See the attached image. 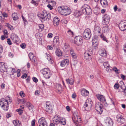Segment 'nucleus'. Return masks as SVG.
Returning <instances> with one entry per match:
<instances>
[{"instance_id":"nucleus-1","label":"nucleus","mask_w":126,"mask_h":126,"mask_svg":"<svg viewBox=\"0 0 126 126\" xmlns=\"http://www.w3.org/2000/svg\"><path fill=\"white\" fill-rule=\"evenodd\" d=\"M38 16L43 21H48L50 19V14L47 13L46 10L43 11L42 14L38 15Z\"/></svg>"},{"instance_id":"nucleus-2","label":"nucleus","mask_w":126,"mask_h":126,"mask_svg":"<svg viewBox=\"0 0 126 126\" xmlns=\"http://www.w3.org/2000/svg\"><path fill=\"white\" fill-rule=\"evenodd\" d=\"M63 121H61L60 117L59 115H55L53 118V123L56 124H60L63 125H65L66 124L65 119H63Z\"/></svg>"},{"instance_id":"nucleus-3","label":"nucleus","mask_w":126,"mask_h":126,"mask_svg":"<svg viewBox=\"0 0 126 126\" xmlns=\"http://www.w3.org/2000/svg\"><path fill=\"white\" fill-rule=\"evenodd\" d=\"M41 73L43 75L44 77L46 79H48L51 75V73L48 68H44L40 70Z\"/></svg>"},{"instance_id":"nucleus-4","label":"nucleus","mask_w":126,"mask_h":126,"mask_svg":"<svg viewBox=\"0 0 126 126\" xmlns=\"http://www.w3.org/2000/svg\"><path fill=\"white\" fill-rule=\"evenodd\" d=\"M0 105L3 108V109L4 110H7L8 109L9 104L7 100L2 98L0 100Z\"/></svg>"},{"instance_id":"nucleus-5","label":"nucleus","mask_w":126,"mask_h":126,"mask_svg":"<svg viewBox=\"0 0 126 126\" xmlns=\"http://www.w3.org/2000/svg\"><path fill=\"white\" fill-rule=\"evenodd\" d=\"M60 8L61 9V14L63 15L67 16L69 15L71 13V10L69 8L62 6L60 7Z\"/></svg>"},{"instance_id":"nucleus-6","label":"nucleus","mask_w":126,"mask_h":126,"mask_svg":"<svg viewBox=\"0 0 126 126\" xmlns=\"http://www.w3.org/2000/svg\"><path fill=\"white\" fill-rule=\"evenodd\" d=\"M82 35L84 39L87 40L89 39L91 35L90 30L88 28L86 29L83 32Z\"/></svg>"},{"instance_id":"nucleus-7","label":"nucleus","mask_w":126,"mask_h":126,"mask_svg":"<svg viewBox=\"0 0 126 126\" xmlns=\"http://www.w3.org/2000/svg\"><path fill=\"white\" fill-rule=\"evenodd\" d=\"M74 117H72V119L76 125L79 123H80L81 120L80 116L78 115L77 112H74L73 113Z\"/></svg>"},{"instance_id":"nucleus-8","label":"nucleus","mask_w":126,"mask_h":126,"mask_svg":"<svg viewBox=\"0 0 126 126\" xmlns=\"http://www.w3.org/2000/svg\"><path fill=\"white\" fill-rule=\"evenodd\" d=\"M110 19L109 16L107 14H105L102 17V24L104 25L108 24L109 22Z\"/></svg>"},{"instance_id":"nucleus-9","label":"nucleus","mask_w":126,"mask_h":126,"mask_svg":"<svg viewBox=\"0 0 126 126\" xmlns=\"http://www.w3.org/2000/svg\"><path fill=\"white\" fill-rule=\"evenodd\" d=\"M97 97L100 101L103 103L104 105L106 107L108 106V104L107 103L106 99L104 96L100 94L97 95Z\"/></svg>"},{"instance_id":"nucleus-10","label":"nucleus","mask_w":126,"mask_h":126,"mask_svg":"<svg viewBox=\"0 0 126 126\" xmlns=\"http://www.w3.org/2000/svg\"><path fill=\"white\" fill-rule=\"evenodd\" d=\"M92 103L91 101L87 100L84 105V108L87 110L91 109L92 107Z\"/></svg>"},{"instance_id":"nucleus-11","label":"nucleus","mask_w":126,"mask_h":126,"mask_svg":"<svg viewBox=\"0 0 126 126\" xmlns=\"http://www.w3.org/2000/svg\"><path fill=\"white\" fill-rule=\"evenodd\" d=\"M75 43L78 46L80 45L83 42L82 37L80 36H78L76 37L74 39Z\"/></svg>"},{"instance_id":"nucleus-12","label":"nucleus","mask_w":126,"mask_h":126,"mask_svg":"<svg viewBox=\"0 0 126 126\" xmlns=\"http://www.w3.org/2000/svg\"><path fill=\"white\" fill-rule=\"evenodd\" d=\"M95 108L96 111L100 113H101L103 110L102 105L100 103H98L95 104Z\"/></svg>"},{"instance_id":"nucleus-13","label":"nucleus","mask_w":126,"mask_h":126,"mask_svg":"<svg viewBox=\"0 0 126 126\" xmlns=\"http://www.w3.org/2000/svg\"><path fill=\"white\" fill-rule=\"evenodd\" d=\"M119 27L121 31L125 30H126V21H121L119 24Z\"/></svg>"},{"instance_id":"nucleus-14","label":"nucleus","mask_w":126,"mask_h":126,"mask_svg":"<svg viewBox=\"0 0 126 126\" xmlns=\"http://www.w3.org/2000/svg\"><path fill=\"white\" fill-rule=\"evenodd\" d=\"M38 123L40 126H48L46 120L43 117L39 119Z\"/></svg>"},{"instance_id":"nucleus-15","label":"nucleus","mask_w":126,"mask_h":126,"mask_svg":"<svg viewBox=\"0 0 126 126\" xmlns=\"http://www.w3.org/2000/svg\"><path fill=\"white\" fill-rule=\"evenodd\" d=\"M117 121L118 123L123 124L125 121L124 117L120 114H118L116 116Z\"/></svg>"},{"instance_id":"nucleus-16","label":"nucleus","mask_w":126,"mask_h":126,"mask_svg":"<svg viewBox=\"0 0 126 126\" xmlns=\"http://www.w3.org/2000/svg\"><path fill=\"white\" fill-rule=\"evenodd\" d=\"M94 32L95 36H98L101 33V29L99 26L95 27L94 30Z\"/></svg>"},{"instance_id":"nucleus-17","label":"nucleus","mask_w":126,"mask_h":126,"mask_svg":"<svg viewBox=\"0 0 126 126\" xmlns=\"http://www.w3.org/2000/svg\"><path fill=\"white\" fill-rule=\"evenodd\" d=\"M59 37L58 36H55L53 40V46L55 48L57 47V46L59 45Z\"/></svg>"},{"instance_id":"nucleus-18","label":"nucleus","mask_w":126,"mask_h":126,"mask_svg":"<svg viewBox=\"0 0 126 126\" xmlns=\"http://www.w3.org/2000/svg\"><path fill=\"white\" fill-rule=\"evenodd\" d=\"M105 124L107 126H112L113 124V122L110 118H107L106 120Z\"/></svg>"},{"instance_id":"nucleus-19","label":"nucleus","mask_w":126,"mask_h":126,"mask_svg":"<svg viewBox=\"0 0 126 126\" xmlns=\"http://www.w3.org/2000/svg\"><path fill=\"white\" fill-rule=\"evenodd\" d=\"M99 53L100 55L103 57H106L107 55L105 50L103 48L100 49L99 51Z\"/></svg>"},{"instance_id":"nucleus-20","label":"nucleus","mask_w":126,"mask_h":126,"mask_svg":"<svg viewBox=\"0 0 126 126\" xmlns=\"http://www.w3.org/2000/svg\"><path fill=\"white\" fill-rule=\"evenodd\" d=\"M92 55L91 52L88 51L84 53V58L89 60L91 58V56Z\"/></svg>"},{"instance_id":"nucleus-21","label":"nucleus","mask_w":126,"mask_h":126,"mask_svg":"<svg viewBox=\"0 0 126 126\" xmlns=\"http://www.w3.org/2000/svg\"><path fill=\"white\" fill-rule=\"evenodd\" d=\"M11 38L14 43H16L19 41L18 36L16 34H12L11 36Z\"/></svg>"},{"instance_id":"nucleus-22","label":"nucleus","mask_w":126,"mask_h":126,"mask_svg":"<svg viewBox=\"0 0 126 126\" xmlns=\"http://www.w3.org/2000/svg\"><path fill=\"white\" fill-rule=\"evenodd\" d=\"M69 61L68 60L64 59L61 62L60 65L62 67H64L66 65H68L69 64Z\"/></svg>"},{"instance_id":"nucleus-23","label":"nucleus","mask_w":126,"mask_h":126,"mask_svg":"<svg viewBox=\"0 0 126 126\" xmlns=\"http://www.w3.org/2000/svg\"><path fill=\"white\" fill-rule=\"evenodd\" d=\"M60 21V19L57 16L55 17L53 20V24L55 26H58Z\"/></svg>"},{"instance_id":"nucleus-24","label":"nucleus","mask_w":126,"mask_h":126,"mask_svg":"<svg viewBox=\"0 0 126 126\" xmlns=\"http://www.w3.org/2000/svg\"><path fill=\"white\" fill-rule=\"evenodd\" d=\"M81 94L83 96H86L89 94V92L88 91L84 89H82L81 91Z\"/></svg>"},{"instance_id":"nucleus-25","label":"nucleus","mask_w":126,"mask_h":126,"mask_svg":"<svg viewBox=\"0 0 126 126\" xmlns=\"http://www.w3.org/2000/svg\"><path fill=\"white\" fill-rule=\"evenodd\" d=\"M6 68L3 63H0V71L2 72H5Z\"/></svg>"},{"instance_id":"nucleus-26","label":"nucleus","mask_w":126,"mask_h":126,"mask_svg":"<svg viewBox=\"0 0 126 126\" xmlns=\"http://www.w3.org/2000/svg\"><path fill=\"white\" fill-rule=\"evenodd\" d=\"M26 106L30 110H32L33 108V106L29 102H27L26 103Z\"/></svg>"},{"instance_id":"nucleus-27","label":"nucleus","mask_w":126,"mask_h":126,"mask_svg":"<svg viewBox=\"0 0 126 126\" xmlns=\"http://www.w3.org/2000/svg\"><path fill=\"white\" fill-rule=\"evenodd\" d=\"M86 5H84L81 8L79 12H80L81 14H86Z\"/></svg>"},{"instance_id":"nucleus-28","label":"nucleus","mask_w":126,"mask_h":126,"mask_svg":"<svg viewBox=\"0 0 126 126\" xmlns=\"http://www.w3.org/2000/svg\"><path fill=\"white\" fill-rule=\"evenodd\" d=\"M86 14L87 15L90 14L92 13V10L90 7L87 6V7L86 6Z\"/></svg>"},{"instance_id":"nucleus-29","label":"nucleus","mask_w":126,"mask_h":126,"mask_svg":"<svg viewBox=\"0 0 126 126\" xmlns=\"http://www.w3.org/2000/svg\"><path fill=\"white\" fill-rule=\"evenodd\" d=\"M45 110L47 112L49 113H51L53 110L52 109V107L51 106H47L46 107Z\"/></svg>"},{"instance_id":"nucleus-30","label":"nucleus","mask_w":126,"mask_h":126,"mask_svg":"<svg viewBox=\"0 0 126 126\" xmlns=\"http://www.w3.org/2000/svg\"><path fill=\"white\" fill-rule=\"evenodd\" d=\"M103 65L105 68H106V70L107 71H109L110 65L108 62H104L103 63Z\"/></svg>"},{"instance_id":"nucleus-31","label":"nucleus","mask_w":126,"mask_h":126,"mask_svg":"<svg viewBox=\"0 0 126 126\" xmlns=\"http://www.w3.org/2000/svg\"><path fill=\"white\" fill-rule=\"evenodd\" d=\"M56 54L58 57L61 56L62 55V52L61 50L59 49H57L55 51Z\"/></svg>"},{"instance_id":"nucleus-32","label":"nucleus","mask_w":126,"mask_h":126,"mask_svg":"<svg viewBox=\"0 0 126 126\" xmlns=\"http://www.w3.org/2000/svg\"><path fill=\"white\" fill-rule=\"evenodd\" d=\"M100 3L104 7H105L108 6V3L107 0H101Z\"/></svg>"},{"instance_id":"nucleus-33","label":"nucleus","mask_w":126,"mask_h":126,"mask_svg":"<svg viewBox=\"0 0 126 126\" xmlns=\"http://www.w3.org/2000/svg\"><path fill=\"white\" fill-rule=\"evenodd\" d=\"M70 54L72 55V57L74 59L76 58L77 56L76 55V54L74 51V50L72 49H70Z\"/></svg>"},{"instance_id":"nucleus-34","label":"nucleus","mask_w":126,"mask_h":126,"mask_svg":"<svg viewBox=\"0 0 126 126\" xmlns=\"http://www.w3.org/2000/svg\"><path fill=\"white\" fill-rule=\"evenodd\" d=\"M66 81L67 84H69L71 85H72L73 84L74 80L72 79H66Z\"/></svg>"},{"instance_id":"nucleus-35","label":"nucleus","mask_w":126,"mask_h":126,"mask_svg":"<svg viewBox=\"0 0 126 126\" xmlns=\"http://www.w3.org/2000/svg\"><path fill=\"white\" fill-rule=\"evenodd\" d=\"M98 45V43L96 42V41H95L94 40H93L92 46L93 47H94L95 49L97 48V46Z\"/></svg>"},{"instance_id":"nucleus-36","label":"nucleus","mask_w":126,"mask_h":126,"mask_svg":"<svg viewBox=\"0 0 126 126\" xmlns=\"http://www.w3.org/2000/svg\"><path fill=\"white\" fill-rule=\"evenodd\" d=\"M12 18H13V20H16L18 18L17 16V13H14L12 14Z\"/></svg>"},{"instance_id":"nucleus-37","label":"nucleus","mask_w":126,"mask_h":126,"mask_svg":"<svg viewBox=\"0 0 126 126\" xmlns=\"http://www.w3.org/2000/svg\"><path fill=\"white\" fill-rule=\"evenodd\" d=\"M102 29L103 30H104V32L105 33V32H108L109 31V27L108 26H106L103 27Z\"/></svg>"},{"instance_id":"nucleus-38","label":"nucleus","mask_w":126,"mask_h":126,"mask_svg":"<svg viewBox=\"0 0 126 126\" xmlns=\"http://www.w3.org/2000/svg\"><path fill=\"white\" fill-rule=\"evenodd\" d=\"M56 89L58 92H61L62 91L61 85L60 84H58L56 86Z\"/></svg>"},{"instance_id":"nucleus-39","label":"nucleus","mask_w":126,"mask_h":126,"mask_svg":"<svg viewBox=\"0 0 126 126\" xmlns=\"http://www.w3.org/2000/svg\"><path fill=\"white\" fill-rule=\"evenodd\" d=\"M13 123L14 124L15 126H19L20 123L19 121L17 120H14L13 121Z\"/></svg>"},{"instance_id":"nucleus-40","label":"nucleus","mask_w":126,"mask_h":126,"mask_svg":"<svg viewBox=\"0 0 126 126\" xmlns=\"http://www.w3.org/2000/svg\"><path fill=\"white\" fill-rule=\"evenodd\" d=\"M47 59L48 60V61L50 62L51 63H52L53 61L51 60L50 56L49 54H47Z\"/></svg>"},{"instance_id":"nucleus-41","label":"nucleus","mask_w":126,"mask_h":126,"mask_svg":"<svg viewBox=\"0 0 126 126\" xmlns=\"http://www.w3.org/2000/svg\"><path fill=\"white\" fill-rule=\"evenodd\" d=\"M35 0H32L31 2V3L33 4L34 6H36L38 5V3L37 1Z\"/></svg>"},{"instance_id":"nucleus-42","label":"nucleus","mask_w":126,"mask_h":126,"mask_svg":"<svg viewBox=\"0 0 126 126\" xmlns=\"http://www.w3.org/2000/svg\"><path fill=\"white\" fill-rule=\"evenodd\" d=\"M113 70L116 73L119 74V70L116 67H113Z\"/></svg>"},{"instance_id":"nucleus-43","label":"nucleus","mask_w":126,"mask_h":126,"mask_svg":"<svg viewBox=\"0 0 126 126\" xmlns=\"http://www.w3.org/2000/svg\"><path fill=\"white\" fill-rule=\"evenodd\" d=\"M82 15L79 11H78V12H77L76 13H75V15L76 17H79V16Z\"/></svg>"},{"instance_id":"nucleus-44","label":"nucleus","mask_w":126,"mask_h":126,"mask_svg":"<svg viewBox=\"0 0 126 126\" xmlns=\"http://www.w3.org/2000/svg\"><path fill=\"white\" fill-rule=\"evenodd\" d=\"M29 56L30 60H31L32 58H33L34 57V55L33 53H30L29 54Z\"/></svg>"},{"instance_id":"nucleus-45","label":"nucleus","mask_w":126,"mask_h":126,"mask_svg":"<svg viewBox=\"0 0 126 126\" xmlns=\"http://www.w3.org/2000/svg\"><path fill=\"white\" fill-rule=\"evenodd\" d=\"M7 27L9 29L11 30H13L14 28L13 26H12L11 25L9 24L8 23L7 25Z\"/></svg>"},{"instance_id":"nucleus-46","label":"nucleus","mask_w":126,"mask_h":126,"mask_svg":"<svg viewBox=\"0 0 126 126\" xmlns=\"http://www.w3.org/2000/svg\"><path fill=\"white\" fill-rule=\"evenodd\" d=\"M101 38L104 41L107 42V39L103 35H101L100 36Z\"/></svg>"},{"instance_id":"nucleus-47","label":"nucleus","mask_w":126,"mask_h":126,"mask_svg":"<svg viewBox=\"0 0 126 126\" xmlns=\"http://www.w3.org/2000/svg\"><path fill=\"white\" fill-rule=\"evenodd\" d=\"M120 84L117 83H116L114 85V87L115 89H117L119 88L120 86Z\"/></svg>"},{"instance_id":"nucleus-48","label":"nucleus","mask_w":126,"mask_h":126,"mask_svg":"<svg viewBox=\"0 0 126 126\" xmlns=\"http://www.w3.org/2000/svg\"><path fill=\"white\" fill-rule=\"evenodd\" d=\"M20 46L22 48L24 49L26 48V45L25 44L23 43L20 45Z\"/></svg>"},{"instance_id":"nucleus-49","label":"nucleus","mask_w":126,"mask_h":126,"mask_svg":"<svg viewBox=\"0 0 126 126\" xmlns=\"http://www.w3.org/2000/svg\"><path fill=\"white\" fill-rule=\"evenodd\" d=\"M120 83L121 84H122L120 86V87L121 89H122L123 90H124V87H125L124 82L122 81H121L120 82Z\"/></svg>"},{"instance_id":"nucleus-50","label":"nucleus","mask_w":126,"mask_h":126,"mask_svg":"<svg viewBox=\"0 0 126 126\" xmlns=\"http://www.w3.org/2000/svg\"><path fill=\"white\" fill-rule=\"evenodd\" d=\"M20 95L22 97H24L25 95V94L23 93L22 91H21L20 93Z\"/></svg>"},{"instance_id":"nucleus-51","label":"nucleus","mask_w":126,"mask_h":126,"mask_svg":"<svg viewBox=\"0 0 126 126\" xmlns=\"http://www.w3.org/2000/svg\"><path fill=\"white\" fill-rule=\"evenodd\" d=\"M47 2L48 3H52V2L54 3H55V2H54L53 1V0H46Z\"/></svg>"},{"instance_id":"nucleus-52","label":"nucleus","mask_w":126,"mask_h":126,"mask_svg":"<svg viewBox=\"0 0 126 126\" xmlns=\"http://www.w3.org/2000/svg\"><path fill=\"white\" fill-rule=\"evenodd\" d=\"M1 12V13L2 15L3 16V17H7L8 15L5 12L3 13H2Z\"/></svg>"},{"instance_id":"nucleus-53","label":"nucleus","mask_w":126,"mask_h":126,"mask_svg":"<svg viewBox=\"0 0 126 126\" xmlns=\"http://www.w3.org/2000/svg\"><path fill=\"white\" fill-rule=\"evenodd\" d=\"M67 33L71 35H72L73 34V32L71 30H69L67 31Z\"/></svg>"},{"instance_id":"nucleus-54","label":"nucleus","mask_w":126,"mask_h":126,"mask_svg":"<svg viewBox=\"0 0 126 126\" xmlns=\"http://www.w3.org/2000/svg\"><path fill=\"white\" fill-rule=\"evenodd\" d=\"M121 77L122 79L124 80H125L126 79V76L122 74L121 75Z\"/></svg>"},{"instance_id":"nucleus-55","label":"nucleus","mask_w":126,"mask_h":126,"mask_svg":"<svg viewBox=\"0 0 126 126\" xmlns=\"http://www.w3.org/2000/svg\"><path fill=\"white\" fill-rule=\"evenodd\" d=\"M32 79L33 81L35 82H37L38 81V80L37 78L35 77H33Z\"/></svg>"},{"instance_id":"nucleus-56","label":"nucleus","mask_w":126,"mask_h":126,"mask_svg":"<svg viewBox=\"0 0 126 126\" xmlns=\"http://www.w3.org/2000/svg\"><path fill=\"white\" fill-rule=\"evenodd\" d=\"M4 34L5 35H7L8 34L7 31L6 30H4L3 31Z\"/></svg>"},{"instance_id":"nucleus-57","label":"nucleus","mask_w":126,"mask_h":126,"mask_svg":"<svg viewBox=\"0 0 126 126\" xmlns=\"http://www.w3.org/2000/svg\"><path fill=\"white\" fill-rule=\"evenodd\" d=\"M7 42L9 45H12V43L11 42V40L9 38L7 39Z\"/></svg>"},{"instance_id":"nucleus-58","label":"nucleus","mask_w":126,"mask_h":126,"mask_svg":"<svg viewBox=\"0 0 126 126\" xmlns=\"http://www.w3.org/2000/svg\"><path fill=\"white\" fill-rule=\"evenodd\" d=\"M35 122V120H33L31 122L32 126H34Z\"/></svg>"},{"instance_id":"nucleus-59","label":"nucleus","mask_w":126,"mask_h":126,"mask_svg":"<svg viewBox=\"0 0 126 126\" xmlns=\"http://www.w3.org/2000/svg\"><path fill=\"white\" fill-rule=\"evenodd\" d=\"M53 34L51 33H49L48 34L47 37L49 38H51L52 37Z\"/></svg>"},{"instance_id":"nucleus-60","label":"nucleus","mask_w":126,"mask_h":126,"mask_svg":"<svg viewBox=\"0 0 126 126\" xmlns=\"http://www.w3.org/2000/svg\"><path fill=\"white\" fill-rule=\"evenodd\" d=\"M27 75L25 73L22 75L21 77V78L25 79L27 77Z\"/></svg>"},{"instance_id":"nucleus-61","label":"nucleus","mask_w":126,"mask_h":126,"mask_svg":"<svg viewBox=\"0 0 126 126\" xmlns=\"http://www.w3.org/2000/svg\"><path fill=\"white\" fill-rule=\"evenodd\" d=\"M39 27L40 29H42L44 28V25L42 24H41L39 25Z\"/></svg>"},{"instance_id":"nucleus-62","label":"nucleus","mask_w":126,"mask_h":126,"mask_svg":"<svg viewBox=\"0 0 126 126\" xmlns=\"http://www.w3.org/2000/svg\"><path fill=\"white\" fill-rule=\"evenodd\" d=\"M22 18L24 22V24H26L27 22V20L25 19V18L24 17L23 15L22 16Z\"/></svg>"},{"instance_id":"nucleus-63","label":"nucleus","mask_w":126,"mask_h":126,"mask_svg":"<svg viewBox=\"0 0 126 126\" xmlns=\"http://www.w3.org/2000/svg\"><path fill=\"white\" fill-rule=\"evenodd\" d=\"M47 7L49 8L51 10L53 9V7L51 5L48 4L47 5Z\"/></svg>"},{"instance_id":"nucleus-64","label":"nucleus","mask_w":126,"mask_h":126,"mask_svg":"<svg viewBox=\"0 0 126 126\" xmlns=\"http://www.w3.org/2000/svg\"><path fill=\"white\" fill-rule=\"evenodd\" d=\"M118 9L117 7V5H115L113 8V9L115 12H116Z\"/></svg>"}]
</instances>
